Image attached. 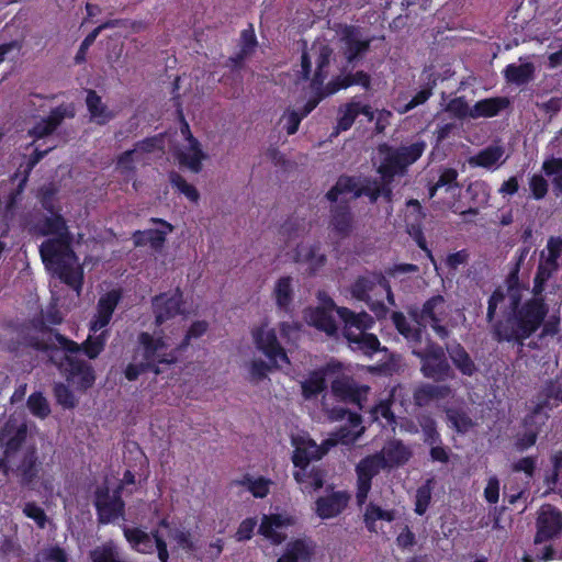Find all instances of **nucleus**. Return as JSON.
Here are the masks:
<instances>
[{
  "label": "nucleus",
  "instance_id": "0eeeda50",
  "mask_svg": "<svg viewBox=\"0 0 562 562\" xmlns=\"http://www.w3.org/2000/svg\"><path fill=\"white\" fill-rule=\"evenodd\" d=\"M54 364L64 372L66 380L76 385L79 391H87L95 382V372L93 367L82 359L66 353L63 359Z\"/></svg>",
  "mask_w": 562,
  "mask_h": 562
},
{
  "label": "nucleus",
  "instance_id": "49530a36",
  "mask_svg": "<svg viewBox=\"0 0 562 562\" xmlns=\"http://www.w3.org/2000/svg\"><path fill=\"white\" fill-rule=\"evenodd\" d=\"M446 417L449 427L460 435L469 432L475 426L469 414L461 408H448Z\"/></svg>",
  "mask_w": 562,
  "mask_h": 562
},
{
  "label": "nucleus",
  "instance_id": "8fccbe9b",
  "mask_svg": "<svg viewBox=\"0 0 562 562\" xmlns=\"http://www.w3.org/2000/svg\"><path fill=\"white\" fill-rule=\"evenodd\" d=\"M541 171L544 176L551 178L554 192L562 194V157L550 156L546 158Z\"/></svg>",
  "mask_w": 562,
  "mask_h": 562
},
{
  "label": "nucleus",
  "instance_id": "09e8293b",
  "mask_svg": "<svg viewBox=\"0 0 562 562\" xmlns=\"http://www.w3.org/2000/svg\"><path fill=\"white\" fill-rule=\"evenodd\" d=\"M273 295L277 306L288 312L293 301L292 278L289 276L281 277L276 283Z\"/></svg>",
  "mask_w": 562,
  "mask_h": 562
},
{
  "label": "nucleus",
  "instance_id": "473e14b6",
  "mask_svg": "<svg viewBox=\"0 0 562 562\" xmlns=\"http://www.w3.org/2000/svg\"><path fill=\"white\" fill-rule=\"evenodd\" d=\"M535 65L526 61L519 65L508 64L503 70V76L507 83L521 87L535 79Z\"/></svg>",
  "mask_w": 562,
  "mask_h": 562
},
{
  "label": "nucleus",
  "instance_id": "774afa93",
  "mask_svg": "<svg viewBox=\"0 0 562 562\" xmlns=\"http://www.w3.org/2000/svg\"><path fill=\"white\" fill-rule=\"evenodd\" d=\"M53 392L57 404H59L66 409H71L76 407L77 398L68 385L61 382L56 383L54 385Z\"/></svg>",
  "mask_w": 562,
  "mask_h": 562
},
{
  "label": "nucleus",
  "instance_id": "bf43d9fd",
  "mask_svg": "<svg viewBox=\"0 0 562 562\" xmlns=\"http://www.w3.org/2000/svg\"><path fill=\"white\" fill-rule=\"evenodd\" d=\"M532 424L533 420L528 426H525L526 430L524 432L516 434L514 440V449L516 452L522 453L536 445L539 437L540 428H529V426H531Z\"/></svg>",
  "mask_w": 562,
  "mask_h": 562
},
{
  "label": "nucleus",
  "instance_id": "e433bc0d",
  "mask_svg": "<svg viewBox=\"0 0 562 562\" xmlns=\"http://www.w3.org/2000/svg\"><path fill=\"white\" fill-rule=\"evenodd\" d=\"M65 119V111L58 106L50 111V113L37 122L30 131V136L35 139H41L55 132Z\"/></svg>",
  "mask_w": 562,
  "mask_h": 562
},
{
  "label": "nucleus",
  "instance_id": "13d9d810",
  "mask_svg": "<svg viewBox=\"0 0 562 562\" xmlns=\"http://www.w3.org/2000/svg\"><path fill=\"white\" fill-rule=\"evenodd\" d=\"M136 160H138V157L135 155V150L127 149L117 156L116 170L126 180L134 179L136 176Z\"/></svg>",
  "mask_w": 562,
  "mask_h": 562
},
{
  "label": "nucleus",
  "instance_id": "9d476101",
  "mask_svg": "<svg viewBox=\"0 0 562 562\" xmlns=\"http://www.w3.org/2000/svg\"><path fill=\"white\" fill-rule=\"evenodd\" d=\"M93 505L100 525H108L125 516V503L120 492L116 491L111 495L108 486L95 490Z\"/></svg>",
  "mask_w": 562,
  "mask_h": 562
},
{
  "label": "nucleus",
  "instance_id": "1a4fd4ad",
  "mask_svg": "<svg viewBox=\"0 0 562 562\" xmlns=\"http://www.w3.org/2000/svg\"><path fill=\"white\" fill-rule=\"evenodd\" d=\"M562 535V512L552 504H543L537 512L535 544H541Z\"/></svg>",
  "mask_w": 562,
  "mask_h": 562
},
{
  "label": "nucleus",
  "instance_id": "2eb2a0df",
  "mask_svg": "<svg viewBox=\"0 0 562 562\" xmlns=\"http://www.w3.org/2000/svg\"><path fill=\"white\" fill-rule=\"evenodd\" d=\"M333 395L346 403L357 405L362 408V402L367 400L369 386L358 385L351 376L340 375L331 381L330 384Z\"/></svg>",
  "mask_w": 562,
  "mask_h": 562
},
{
  "label": "nucleus",
  "instance_id": "6e6d98bb",
  "mask_svg": "<svg viewBox=\"0 0 562 562\" xmlns=\"http://www.w3.org/2000/svg\"><path fill=\"white\" fill-rule=\"evenodd\" d=\"M391 319L396 330L406 339L414 341L420 340L422 327H412L402 312H393L391 315Z\"/></svg>",
  "mask_w": 562,
  "mask_h": 562
},
{
  "label": "nucleus",
  "instance_id": "ddd939ff",
  "mask_svg": "<svg viewBox=\"0 0 562 562\" xmlns=\"http://www.w3.org/2000/svg\"><path fill=\"white\" fill-rule=\"evenodd\" d=\"M29 434L27 424L24 420L9 418L0 428V448L5 458H14L22 449Z\"/></svg>",
  "mask_w": 562,
  "mask_h": 562
},
{
  "label": "nucleus",
  "instance_id": "3c124183",
  "mask_svg": "<svg viewBox=\"0 0 562 562\" xmlns=\"http://www.w3.org/2000/svg\"><path fill=\"white\" fill-rule=\"evenodd\" d=\"M418 426L423 432V441L426 445L441 443V435L438 431L436 419L430 414H420L417 416Z\"/></svg>",
  "mask_w": 562,
  "mask_h": 562
},
{
  "label": "nucleus",
  "instance_id": "dca6fc26",
  "mask_svg": "<svg viewBox=\"0 0 562 562\" xmlns=\"http://www.w3.org/2000/svg\"><path fill=\"white\" fill-rule=\"evenodd\" d=\"M252 336L256 347L267 356L274 367H278V360L283 363H290L289 357L280 345L274 329L266 330L260 327L254 330Z\"/></svg>",
  "mask_w": 562,
  "mask_h": 562
},
{
  "label": "nucleus",
  "instance_id": "bb28decb",
  "mask_svg": "<svg viewBox=\"0 0 562 562\" xmlns=\"http://www.w3.org/2000/svg\"><path fill=\"white\" fill-rule=\"evenodd\" d=\"M446 350L453 366L462 375L473 376L479 371L476 363L460 342L448 345Z\"/></svg>",
  "mask_w": 562,
  "mask_h": 562
},
{
  "label": "nucleus",
  "instance_id": "72a5a7b5",
  "mask_svg": "<svg viewBox=\"0 0 562 562\" xmlns=\"http://www.w3.org/2000/svg\"><path fill=\"white\" fill-rule=\"evenodd\" d=\"M188 150L178 153L177 159L181 166H186L192 172L199 173L202 170V161L206 156L201 148L200 142L192 134L188 137Z\"/></svg>",
  "mask_w": 562,
  "mask_h": 562
},
{
  "label": "nucleus",
  "instance_id": "423d86ee",
  "mask_svg": "<svg viewBox=\"0 0 562 562\" xmlns=\"http://www.w3.org/2000/svg\"><path fill=\"white\" fill-rule=\"evenodd\" d=\"M384 459L380 453L369 454L362 458L356 464V503L357 506L362 507L368 499V495L372 487V480L381 470H384Z\"/></svg>",
  "mask_w": 562,
  "mask_h": 562
},
{
  "label": "nucleus",
  "instance_id": "4c0bfd02",
  "mask_svg": "<svg viewBox=\"0 0 562 562\" xmlns=\"http://www.w3.org/2000/svg\"><path fill=\"white\" fill-rule=\"evenodd\" d=\"M86 104L91 120L99 125H104L115 117V114L108 109L101 97L92 89L87 91Z\"/></svg>",
  "mask_w": 562,
  "mask_h": 562
},
{
  "label": "nucleus",
  "instance_id": "c9c22d12",
  "mask_svg": "<svg viewBox=\"0 0 562 562\" xmlns=\"http://www.w3.org/2000/svg\"><path fill=\"white\" fill-rule=\"evenodd\" d=\"M330 364L310 372L307 379L301 383L302 395L305 400L318 396L327 387L326 375Z\"/></svg>",
  "mask_w": 562,
  "mask_h": 562
},
{
  "label": "nucleus",
  "instance_id": "a18cd8bd",
  "mask_svg": "<svg viewBox=\"0 0 562 562\" xmlns=\"http://www.w3.org/2000/svg\"><path fill=\"white\" fill-rule=\"evenodd\" d=\"M123 535L133 550L140 553L151 552L153 546L150 544V536L147 532L137 527L124 526Z\"/></svg>",
  "mask_w": 562,
  "mask_h": 562
},
{
  "label": "nucleus",
  "instance_id": "a211bd4d",
  "mask_svg": "<svg viewBox=\"0 0 562 562\" xmlns=\"http://www.w3.org/2000/svg\"><path fill=\"white\" fill-rule=\"evenodd\" d=\"M122 299L121 290H110L103 294L97 304V313L90 321L89 330L97 333L106 327L113 316V313Z\"/></svg>",
  "mask_w": 562,
  "mask_h": 562
},
{
  "label": "nucleus",
  "instance_id": "7ed1b4c3",
  "mask_svg": "<svg viewBox=\"0 0 562 562\" xmlns=\"http://www.w3.org/2000/svg\"><path fill=\"white\" fill-rule=\"evenodd\" d=\"M133 358L134 360L139 358L156 375L161 373L159 364H172L177 361L172 352H167L165 338L162 336L155 337L147 331L138 334Z\"/></svg>",
  "mask_w": 562,
  "mask_h": 562
},
{
  "label": "nucleus",
  "instance_id": "338daca9",
  "mask_svg": "<svg viewBox=\"0 0 562 562\" xmlns=\"http://www.w3.org/2000/svg\"><path fill=\"white\" fill-rule=\"evenodd\" d=\"M209 329V323L206 321H195L188 328L183 339L177 346L178 351H184L189 346L192 339H198L202 337Z\"/></svg>",
  "mask_w": 562,
  "mask_h": 562
},
{
  "label": "nucleus",
  "instance_id": "69168bd1",
  "mask_svg": "<svg viewBox=\"0 0 562 562\" xmlns=\"http://www.w3.org/2000/svg\"><path fill=\"white\" fill-rule=\"evenodd\" d=\"M438 76L436 74H430L428 76V82L425 87H423L405 105V111H409L415 109L418 105L424 104L431 95L434 88L437 86Z\"/></svg>",
  "mask_w": 562,
  "mask_h": 562
},
{
  "label": "nucleus",
  "instance_id": "f03ea898",
  "mask_svg": "<svg viewBox=\"0 0 562 562\" xmlns=\"http://www.w3.org/2000/svg\"><path fill=\"white\" fill-rule=\"evenodd\" d=\"M36 224L43 236L54 235L40 245V255L46 268L50 269L58 279L74 290H81L83 274L76 268L77 255L72 249V235L66 220L60 213H50Z\"/></svg>",
  "mask_w": 562,
  "mask_h": 562
},
{
  "label": "nucleus",
  "instance_id": "052dcab7",
  "mask_svg": "<svg viewBox=\"0 0 562 562\" xmlns=\"http://www.w3.org/2000/svg\"><path fill=\"white\" fill-rule=\"evenodd\" d=\"M316 451L310 447V439L296 446L292 454V463L296 470L308 468L311 461H317Z\"/></svg>",
  "mask_w": 562,
  "mask_h": 562
},
{
  "label": "nucleus",
  "instance_id": "c756f323",
  "mask_svg": "<svg viewBox=\"0 0 562 562\" xmlns=\"http://www.w3.org/2000/svg\"><path fill=\"white\" fill-rule=\"evenodd\" d=\"M307 323L329 337H336L338 327L331 313L323 306H316L306 314Z\"/></svg>",
  "mask_w": 562,
  "mask_h": 562
},
{
  "label": "nucleus",
  "instance_id": "58836bf2",
  "mask_svg": "<svg viewBox=\"0 0 562 562\" xmlns=\"http://www.w3.org/2000/svg\"><path fill=\"white\" fill-rule=\"evenodd\" d=\"M349 347L352 350H358L366 356H373L376 352L381 351V342L376 335L371 333H358L357 335H348Z\"/></svg>",
  "mask_w": 562,
  "mask_h": 562
},
{
  "label": "nucleus",
  "instance_id": "2f4dec72",
  "mask_svg": "<svg viewBox=\"0 0 562 562\" xmlns=\"http://www.w3.org/2000/svg\"><path fill=\"white\" fill-rule=\"evenodd\" d=\"M326 255L321 252V244L315 243L311 246L303 244L295 248V261L308 265L311 274H314L319 268L326 263Z\"/></svg>",
  "mask_w": 562,
  "mask_h": 562
},
{
  "label": "nucleus",
  "instance_id": "b1692460",
  "mask_svg": "<svg viewBox=\"0 0 562 562\" xmlns=\"http://www.w3.org/2000/svg\"><path fill=\"white\" fill-rule=\"evenodd\" d=\"M560 403L562 404V389L550 381L540 392L539 401L530 414L524 418V426H528L537 416L541 415L544 411L553 409Z\"/></svg>",
  "mask_w": 562,
  "mask_h": 562
},
{
  "label": "nucleus",
  "instance_id": "603ef678",
  "mask_svg": "<svg viewBox=\"0 0 562 562\" xmlns=\"http://www.w3.org/2000/svg\"><path fill=\"white\" fill-rule=\"evenodd\" d=\"M63 321L64 317L61 312L57 308V306L52 305L47 308L43 317L34 318L32 321V325L36 330L54 336L56 330L50 328L48 325H60Z\"/></svg>",
  "mask_w": 562,
  "mask_h": 562
},
{
  "label": "nucleus",
  "instance_id": "aec40b11",
  "mask_svg": "<svg viewBox=\"0 0 562 562\" xmlns=\"http://www.w3.org/2000/svg\"><path fill=\"white\" fill-rule=\"evenodd\" d=\"M379 153L383 155L376 169L381 179H394L396 176H404L407 172L408 168L396 147L382 144L379 146Z\"/></svg>",
  "mask_w": 562,
  "mask_h": 562
},
{
  "label": "nucleus",
  "instance_id": "6ab92c4d",
  "mask_svg": "<svg viewBox=\"0 0 562 562\" xmlns=\"http://www.w3.org/2000/svg\"><path fill=\"white\" fill-rule=\"evenodd\" d=\"M350 494L347 491H335L315 501V514L321 519H330L339 516L348 507Z\"/></svg>",
  "mask_w": 562,
  "mask_h": 562
},
{
  "label": "nucleus",
  "instance_id": "6e6552de",
  "mask_svg": "<svg viewBox=\"0 0 562 562\" xmlns=\"http://www.w3.org/2000/svg\"><path fill=\"white\" fill-rule=\"evenodd\" d=\"M379 286L386 295L387 303L395 305L394 294L390 281L381 271H368L366 274L358 276L350 284L349 291L353 299L360 302H369L370 293Z\"/></svg>",
  "mask_w": 562,
  "mask_h": 562
},
{
  "label": "nucleus",
  "instance_id": "ea45409f",
  "mask_svg": "<svg viewBox=\"0 0 562 562\" xmlns=\"http://www.w3.org/2000/svg\"><path fill=\"white\" fill-rule=\"evenodd\" d=\"M395 517L396 515L394 509H383L375 503L370 502L366 506V510L363 514V524L369 532H376L378 520L392 522L395 520Z\"/></svg>",
  "mask_w": 562,
  "mask_h": 562
},
{
  "label": "nucleus",
  "instance_id": "a878e982",
  "mask_svg": "<svg viewBox=\"0 0 562 562\" xmlns=\"http://www.w3.org/2000/svg\"><path fill=\"white\" fill-rule=\"evenodd\" d=\"M327 472L319 465H313L295 470L293 477L297 484L301 485V490L306 493L318 491L324 486Z\"/></svg>",
  "mask_w": 562,
  "mask_h": 562
},
{
  "label": "nucleus",
  "instance_id": "5701e85b",
  "mask_svg": "<svg viewBox=\"0 0 562 562\" xmlns=\"http://www.w3.org/2000/svg\"><path fill=\"white\" fill-rule=\"evenodd\" d=\"M316 551V543L311 538H296L285 544L277 562H311Z\"/></svg>",
  "mask_w": 562,
  "mask_h": 562
},
{
  "label": "nucleus",
  "instance_id": "864d4df0",
  "mask_svg": "<svg viewBox=\"0 0 562 562\" xmlns=\"http://www.w3.org/2000/svg\"><path fill=\"white\" fill-rule=\"evenodd\" d=\"M504 150L499 146H488L469 159L470 165L491 168L502 158Z\"/></svg>",
  "mask_w": 562,
  "mask_h": 562
},
{
  "label": "nucleus",
  "instance_id": "f257e3e1",
  "mask_svg": "<svg viewBox=\"0 0 562 562\" xmlns=\"http://www.w3.org/2000/svg\"><path fill=\"white\" fill-rule=\"evenodd\" d=\"M520 269L508 265L504 284L508 304L502 317L492 324V335L497 342H508L524 347L541 327L549 314L546 299L529 297L522 301L524 291L528 285L519 279Z\"/></svg>",
  "mask_w": 562,
  "mask_h": 562
},
{
  "label": "nucleus",
  "instance_id": "de8ad7c7",
  "mask_svg": "<svg viewBox=\"0 0 562 562\" xmlns=\"http://www.w3.org/2000/svg\"><path fill=\"white\" fill-rule=\"evenodd\" d=\"M339 116L336 124V134L350 130L359 116L358 97H353L349 102L341 105L338 110Z\"/></svg>",
  "mask_w": 562,
  "mask_h": 562
},
{
  "label": "nucleus",
  "instance_id": "f3484780",
  "mask_svg": "<svg viewBox=\"0 0 562 562\" xmlns=\"http://www.w3.org/2000/svg\"><path fill=\"white\" fill-rule=\"evenodd\" d=\"M330 305L335 307L338 317L344 323L342 335L346 339L349 334L364 333L374 326L373 317L364 311L357 313L345 306H336L333 300H330Z\"/></svg>",
  "mask_w": 562,
  "mask_h": 562
},
{
  "label": "nucleus",
  "instance_id": "4468645a",
  "mask_svg": "<svg viewBox=\"0 0 562 562\" xmlns=\"http://www.w3.org/2000/svg\"><path fill=\"white\" fill-rule=\"evenodd\" d=\"M12 471L22 486L33 488L42 471V462L34 446L26 448Z\"/></svg>",
  "mask_w": 562,
  "mask_h": 562
},
{
  "label": "nucleus",
  "instance_id": "f8f14e48",
  "mask_svg": "<svg viewBox=\"0 0 562 562\" xmlns=\"http://www.w3.org/2000/svg\"><path fill=\"white\" fill-rule=\"evenodd\" d=\"M108 336V330H102L97 336L89 335L82 344H78L59 331L54 333V339L64 352L76 355L82 351L89 359L98 358L104 350Z\"/></svg>",
  "mask_w": 562,
  "mask_h": 562
},
{
  "label": "nucleus",
  "instance_id": "39448f33",
  "mask_svg": "<svg viewBox=\"0 0 562 562\" xmlns=\"http://www.w3.org/2000/svg\"><path fill=\"white\" fill-rule=\"evenodd\" d=\"M443 314L445 299L440 294L429 297L423 304L422 308L414 307L409 311V316L419 327L425 328L427 325H430L437 336L441 339H446L449 336L448 328L445 325H441V316Z\"/></svg>",
  "mask_w": 562,
  "mask_h": 562
},
{
  "label": "nucleus",
  "instance_id": "4be33fe9",
  "mask_svg": "<svg viewBox=\"0 0 562 562\" xmlns=\"http://www.w3.org/2000/svg\"><path fill=\"white\" fill-rule=\"evenodd\" d=\"M328 227L341 239L350 236L353 229V214L348 202H340L330 207Z\"/></svg>",
  "mask_w": 562,
  "mask_h": 562
},
{
  "label": "nucleus",
  "instance_id": "7c9ffc66",
  "mask_svg": "<svg viewBox=\"0 0 562 562\" xmlns=\"http://www.w3.org/2000/svg\"><path fill=\"white\" fill-rule=\"evenodd\" d=\"M452 393V389L447 384L426 383L417 387L413 393L415 405L423 407L434 400H445Z\"/></svg>",
  "mask_w": 562,
  "mask_h": 562
},
{
  "label": "nucleus",
  "instance_id": "0e129e2a",
  "mask_svg": "<svg viewBox=\"0 0 562 562\" xmlns=\"http://www.w3.org/2000/svg\"><path fill=\"white\" fill-rule=\"evenodd\" d=\"M26 404L31 414L37 418L44 419L50 414L49 404L41 392L32 393Z\"/></svg>",
  "mask_w": 562,
  "mask_h": 562
},
{
  "label": "nucleus",
  "instance_id": "5fc2aeb1",
  "mask_svg": "<svg viewBox=\"0 0 562 562\" xmlns=\"http://www.w3.org/2000/svg\"><path fill=\"white\" fill-rule=\"evenodd\" d=\"M168 178L172 188L183 194L189 201L198 203L200 193L193 184L188 183L186 179L175 170L169 172Z\"/></svg>",
  "mask_w": 562,
  "mask_h": 562
},
{
  "label": "nucleus",
  "instance_id": "37998d69",
  "mask_svg": "<svg viewBox=\"0 0 562 562\" xmlns=\"http://www.w3.org/2000/svg\"><path fill=\"white\" fill-rule=\"evenodd\" d=\"M559 270V266H548V261L543 260L540 261L537 271L533 278V285H532V296L531 297H538V299H546L543 296V293L546 291L547 282L553 277V274Z\"/></svg>",
  "mask_w": 562,
  "mask_h": 562
},
{
  "label": "nucleus",
  "instance_id": "cd10ccee",
  "mask_svg": "<svg viewBox=\"0 0 562 562\" xmlns=\"http://www.w3.org/2000/svg\"><path fill=\"white\" fill-rule=\"evenodd\" d=\"M379 453L384 459L385 469L404 465L412 458L411 449L402 440L390 441L383 451Z\"/></svg>",
  "mask_w": 562,
  "mask_h": 562
},
{
  "label": "nucleus",
  "instance_id": "c85d7f7f",
  "mask_svg": "<svg viewBox=\"0 0 562 562\" xmlns=\"http://www.w3.org/2000/svg\"><path fill=\"white\" fill-rule=\"evenodd\" d=\"M510 101L507 97H492L479 100L472 106L471 119L494 117L508 109Z\"/></svg>",
  "mask_w": 562,
  "mask_h": 562
},
{
  "label": "nucleus",
  "instance_id": "9b49d317",
  "mask_svg": "<svg viewBox=\"0 0 562 562\" xmlns=\"http://www.w3.org/2000/svg\"><path fill=\"white\" fill-rule=\"evenodd\" d=\"M183 293L180 288L173 292H162L151 299L155 325L160 327L166 322L183 313Z\"/></svg>",
  "mask_w": 562,
  "mask_h": 562
},
{
  "label": "nucleus",
  "instance_id": "393cba45",
  "mask_svg": "<svg viewBox=\"0 0 562 562\" xmlns=\"http://www.w3.org/2000/svg\"><path fill=\"white\" fill-rule=\"evenodd\" d=\"M292 525H294V519L291 516L281 514L263 515L258 531L273 544H281L285 540L286 536L285 533L277 531V529Z\"/></svg>",
  "mask_w": 562,
  "mask_h": 562
},
{
  "label": "nucleus",
  "instance_id": "412c9836",
  "mask_svg": "<svg viewBox=\"0 0 562 562\" xmlns=\"http://www.w3.org/2000/svg\"><path fill=\"white\" fill-rule=\"evenodd\" d=\"M357 26L346 25L341 31V40L345 43V57L349 64H355L370 49L372 38H360Z\"/></svg>",
  "mask_w": 562,
  "mask_h": 562
},
{
  "label": "nucleus",
  "instance_id": "680f3d73",
  "mask_svg": "<svg viewBox=\"0 0 562 562\" xmlns=\"http://www.w3.org/2000/svg\"><path fill=\"white\" fill-rule=\"evenodd\" d=\"M426 147L427 143L423 139H418L409 145H401L396 148L401 154L404 164L408 168L423 156Z\"/></svg>",
  "mask_w": 562,
  "mask_h": 562
},
{
  "label": "nucleus",
  "instance_id": "a19ab883",
  "mask_svg": "<svg viewBox=\"0 0 562 562\" xmlns=\"http://www.w3.org/2000/svg\"><path fill=\"white\" fill-rule=\"evenodd\" d=\"M333 50L324 45L319 48L318 54L315 59L316 69L311 79V88L313 90H321L323 88L324 81L328 76V67L330 63Z\"/></svg>",
  "mask_w": 562,
  "mask_h": 562
},
{
  "label": "nucleus",
  "instance_id": "c03bdc74",
  "mask_svg": "<svg viewBox=\"0 0 562 562\" xmlns=\"http://www.w3.org/2000/svg\"><path fill=\"white\" fill-rule=\"evenodd\" d=\"M149 221L160 225L161 228L145 229L146 239L154 250H160L164 247L167 235L173 231V226L169 222L158 217H151Z\"/></svg>",
  "mask_w": 562,
  "mask_h": 562
},
{
  "label": "nucleus",
  "instance_id": "4d7b16f0",
  "mask_svg": "<svg viewBox=\"0 0 562 562\" xmlns=\"http://www.w3.org/2000/svg\"><path fill=\"white\" fill-rule=\"evenodd\" d=\"M117 25H119V20H110V21H106V22L100 24L94 30H92L81 42L79 49L75 57L76 63L81 64L82 61L86 60V53H87L88 48L94 43L95 38L98 37V35L100 34V32L102 30L115 27Z\"/></svg>",
  "mask_w": 562,
  "mask_h": 562
},
{
  "label": "nucleus",
  "instance_id": "e2e57ef3",
  "mask_svg": "<svg viewBox=\"0 0 562 562\" xmlns=\"http://www.w3.org/2000/svg\"><path fill=\"white\" fill-rule=\"evenodd\" d=\"M432 479L426 480L424 484H422L417 490L415 494V508L414 512L423 516L431 502V493H432Z\"/></svg>",
  "mask_w": 562,
  "mask_h": 562
},
{
  "label": "nucleus",
  "instance_id": "f704fd0d",
  "mask_svg": "<svg viewBox=\"0 0 562 562\" xmlns=\"http://www.w3.org/2000/svg\"><path fill=\"white\" fill-rule=\"evenodd\" d=\"M359 85L364 89L371 88V77L363 70H358L355 74H347L337 76L326 87L327 94H334L341 89H347L351 86Z\"/></svg>",
  "mask_w": 562,
  "mask_h": 562
},
{
  "label": "nucleus",
  "instance_id": "79ce46f5",
  "mask_svg": "<svg viewBox=\"0 0 562 562\" xmlns=\"http://www.w3.org/2000/svg\"><path fill=\"white\" fill-rule=\"evenodd\" d=\"M394 395L390 394L387 398L381 400L371 411V417L374 422H380L383 427L394 428L397 424L396 416L392 409Z\"/></svg>",
  "mask_w": 562,
  "mask_h": 562
},
{
  "label": "nucleus",
  "instance_id": "20e7f679",
  "mask_svg": "<svg viewBox=\"0 0 562 562\" xmlns=\"http://www.w3.org/2000/svg\"><path fill=\"white\" fill-rule=\"evenodd\" d=\"M415 355L420 359V371L425 378L435 382L454 379L456 373L440 345L430 342L424 350L415 352Z\"/></svg>",
  "mask_w": 562,
  "mask_h": 562
}]
</instances>
